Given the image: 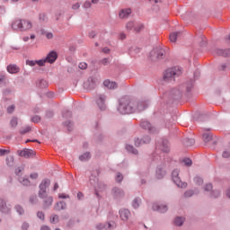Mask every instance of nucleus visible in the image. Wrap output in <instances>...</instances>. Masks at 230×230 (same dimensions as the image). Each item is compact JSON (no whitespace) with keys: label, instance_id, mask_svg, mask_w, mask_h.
<instances>
[{"label":"nucleus","instance_id":"obj_31","mask_svg":"<svg viewBox=\"0 0 230 230\" xmlns=\"http://www.w3.org/2000/svg\"><path fill=\"white\" fill-rule=\"evenodd\" d=\"M194 182H195V184H197V186H201V184H203L204 181L201 177L196 176L194 178Z\"/></svg>","mask_w":230,"mask_h":230},{"label":"nucleus","instance_id":"obj_9","mask_svg":"<svg viewBox=\"0 0 230 230\" xmlns=\"http://www.w3.org/2000/svg\"><path fill=\"white\" fill-rule=\"evenodd\" d=\"M46 61L45 60H26V65H28L29 66H35L36 65H38L39 66H45Z\"/></svg>","mask_w":230,"mask_h":230},{"label":"nucleus","instance_id":"obj_26","mask_svg":"<svg viewBox=\"0 0 230 230\" xmlns=\"http://www.w3.org/2000/svg\"><path fill=\"white\" fill-rule=\"evenodd\" d=\"M184 222H185L184 217H176L174 219L175 226H183Z\"/></svg>","mask_w":230,"mask_h":230},{"label":"nucleus","instance_id":"obj_17","mask_svg":"<svg viewBox=\"0 0 230 230\" xmlns=\"http://www.w3.org/2000/svg\"><path fill=\"white\" fill-rule=\"evenodd\" d=\"M157 146L164 152H169V150H170L168 140L162 141L160 145H157Z\"/></svg>","mask_w":230,"mask_h":230},{"label":"nucleus","instance_id":"obj_24","mask_svg":"<svg viewBox=\"0 0 230 230\" xmlns=\"http://www.w3.org/2000/svg\"><path fill=\"white\" fill-rule=\"evenodd\" d=\"M181 32H172V33H171L170 36H169L170 41L176 42L177 39L179 37H181Z\"/></svg>","mask_w":230,"mask_h":230},{"label":"nucleus","instance_id":"obj_30","mask_svg":"<svg viewBox=\"0 0 230 230\" xmlns=\"http://www.w3.org/2000/svg\"><path fill=\"white\" fill-rule=\"evenodd\" d=\"M126 149H127L128 152L132 153V154H135V155L138 154V151H137V149H135L134 146H131V145L126 146Z\"/></svg>","mask_w":230,"mask_h":230},{"label":"nucleus","instance_id":"obj_56","mask_svg":"<svg viewBox=\"0 0 230 230\" xmlns=\"http://www.w3.org/2000/svg\"><path fill=\"white\" fill-rule=\"evenodd\" d=\"M80 4L79 3H76V4H74L73 5H72V9H74V10H77V9H79L80 8Z\"/></svg>","mask_w":230,"mask_h":230},{"label":"nucleus","instance_id":"obj_62","mask_svg":"<svg viewBox=\"0 0 230 230\" xmlns=\"http://www.w3.org/2000/svg\"><path fill=\"white\" fill-rule=\"evenodd\" d=\"M189 144H187L188 146H192L195 144V140L194 139H189Z\"/></svg>","mask_w":230,"mask_h":230},{"label":"nucleus","instance_id":"obj_53","mask_svg":"<svg viewBox=\"0 0 230 230\" xmlns=\"http://www.w3.org/2000/svg\"><path fill=\"white\" fill-rule=\"evenodd\" d=\"M38 177H39V174L36 173V172H33V173L30 174V179L35 180V179H38Z\"/></svg>","mask_w":230,"mask_h":230},{"label":"nucleus","instance_id":"obj_58","mask_svg":"<svg viewBox=\"0 0 230 230\" xmlns=\"http://www.w3.org/2000/svg\"><path fill=\"white\" fill-rule=\"evenodd\" d=\"M219 195H220V191H218V190H216V191L213 192V197H215V199L219 197Z\"/></svg>","mask_w":230,"mask_h":230},{"label":"nucleus","instance_id":"obj_23","mask_svg":"<svg viewBox=\"0 0 230 230\" xmlns=\"http://www.w3.org/2000/svg\"><path fill=\"white\" fill-rule=\"evenodd\" d=\"M44 199H44V207L45 208H49V206H52L53 197H51V196H49V197L45 196Z\"/></svg>","mask_w":230,"mask_h":230},{"label":"nucleus","instance_id":"obj_6","mask_svg":"<svg viewBox=\"0 0 230 230\" xmlns=\"http://www.w3.org/2000/svg\"><path fill=\"white\" fill-rule=\"evenodd\" d=\"M179 175H180V172L178 170L172 171V177L174 184H176L178 188H187L188 183L182 182Z\"/></svg>","mask_w":230,"mask_h":230},{"label":"nucleus","instance_id":"obj_46","mask_svg":"<svg viewBox=\"0 0 230 230\" xmlns=\"http://www.w3.org/2000/svg\"><path fill=\"white\" fill-rule=\"evenodd\" d=\"M88 65L85 62H82L78 65V67L81 69H86Z\"/></svg>","mask_w":230,"mask_h":230},{"label":"nucleus","instance_id":"obj_43","mask_svg":"<svg viewBox=\"0 0 230 230\" xmlns=\"http://www.w3.org/2000/svg\"><path fill=\"white\" fill-rule=\"evenodd\" d=\"M223 157L224 158H228L230 157V150L229 149H226L224 152H223Z\"/></svg>","mask_w":230,"mask_h":230},{"label":"nucleus","instance_id":"obj_42","mask_svg":"<svg viewBox=\"0 0 230 230\" xmlns=\"http://www.w3.org/2000/svg\"><path fill=\"white\" fill-rule=\"evenodd\" d=\"M40 120H41V118H40V116H38V115L31 118V121L34 123H39Z\"/></svg>","mask_w":230,"mask_h":230},{"label":"nucleus","instance_id":"obj_29","mask_svg":"<svg viewBox=\"0 0 230 230\" xmlns=\"http://www.w3.org/2000/svg\"><path fill=\"white\" fill-rule=\"evenodd\" d=\"M91 158L90 153H85L79 156L80 161H88Z\"/></svg>","mask_w":230,"mask_h":230},{"label":"nucleus","instance_id":"obj_50","mask_svg":"<svg viewBox=\"0 0 230 230\" xmlns=\"http://www.w3.org/2000/svg\"><path fill=\"white\" fill-rule=\"evenodd\" d=\"M30 227L28 223H22V230H28Z\"/></svg>","mask_w":230,"mask_h":230},{"label":"nucleus","instance_id":"obj_4","mask_svg":"<svg viewBox=\"0 0 230 230\" xmlns=\"http://www.w3.org/2000/svg\"><path fill=\"white\" fill-rule=\"evenodd\" d=\"M165 56V50L161 48H156L150 52V58L153 61H156L164 58Z\"/></svg>","mask_w":230,"mask_h":230},{"label":"nucleus","instance_id":"obj_19","mask_svg":"<svg viewBox=\"0 0 230 230\" xmlns=\"http://www.w3.org/2000/svg\"><path fill=\"white\" fill-rule=\"evenodd\" d=\"M112 227L111 223H107L106 225H103L102 223L96 225V229L98 230H111Z\"/></svg>","mask_w":230,"mask_h":230},{"label":"nucleus","instance_id":"obj_45","mask_svg":"<svg viewBox=\"0 0 230 230\" xmlns=\"http://www.w3.org/2000/svg\"><path fill=\"white\" fill-rule=\"evenodd\" d=\"M83 7L85 8V9H88V8L92 7V2H90V1L84 2Z\"/></svg>","mask_w":230,"mask_h":230},{"label":"nucleus","instance_id":"obj_18","mask_svg":"<svg viewBox=\"0 0 230 230\" xmlns=\"http://www.w3.org/2000/svg\"><path fill=\"white\" fill-rule=\"evenodd\" d=\"M150 141H151V138L149 137H146L144 140L137 138L135 139V146H139L142 144H148L150 143Z\"/></svg>","mask_w":230,"mask_h":230},{"label":"nucleus","instance_id":"obj_5","mask_svg":"<svg viewBox=\"0 0 230 230\" xmlns=\"http://www.w3.org/2000/svg\"><path fill=\"white\" fill-rule=\"evenodd\" d=\"M49 186H50V180H43L39 188V197L40 199H45V197H47V188H49Z\"/></svg>","mask_w":230,"mask_h":230},{"label":"nucleus","instance_id":"obj_41","mask_svg":"<svg viewBox=\"0 0 230 230\" xmlns=\"http://www.w3.org/2000/svg\"><path fill=\"white\" fill-rule=\"evenodd\" d=\"M123 181V175L120 172L117 173L116 182H121Z\"/></svg>","mask_w":230,"mask_h":230},{"label":"nucleus","instance_id":"obj_60","mask_svg":"<svg viewBox=\"0 0 230 230\" xmlns=\"http://www.w3.org/2000/svg\"><path fill=\"white\" fill-rule=\"evenodd\" d=\"M84 198V194L82 192L77 193V199L78 200H81Z\"/></svg>","mask_w":230,"mask_h":230},{"label":"nucleus","instance_id":"obj_49","mask_svg":"<svg viewBox=\"0 0 230 230\" xmlns=\"http://www.w3.org/2000/svg\"><path fill=\"white\" fill-rule=\"evenodd\" d=\"M37 217L38 218H40V220H44L45 218V215L43 214V212H38Z\"/></svg>","mask_w":230,"mask_h":230},{"label":"nucleus","instance_id":"obj_55","mask_svg":"<svg viewBox=\"0 0 230 230\" xmlns=\"http://www.w3.org/2000/svg\"><path fill=\"white\" fill-rule=\"evenodd\" d=\"M10 153V151L5 149H0V156L4 155L5 154Z\"/></svg>","mask_w":230,"mask_h":230},{"label":"nucleus","instance_id":"obj_52","mask_svg":"<svg viewBox=\"0 0 230 230\" xmlns=\"http://www.w3.org/2000/svg\"><path fill=\"white\" fill-rule=\"evenodd\" d=\"M15 107L13 105H11L10 107L7 108V112L8 113H13L14 111Z\"/></svg>","mask_w":230,"mask_h":230},{"label":"nucleus","instance_id":"obj_21","mask_svg":"<svg viewBox=\"0 0 230 230\" xmlns=\"http://www.w3.org/2000/svg\"><path fill=\"white\" fill-rule=\"evenodd\" d=\"M0 211L2 213H8L9 208L7 207L5 201L4 199H0Z\"/></svg>","mask_w":230,"mask_h":230},{"label":"nucleus","instance_id":"obj_20","mask_svg":"<svg viewBox=\"0 0 230 230\" xmlns=\"http://www.w3.org/2000/svg\"><path fill=\"white\" fill-rule=\"evenodd\" d=\"M103 85H104L105 87H107L108 89H115V88L118 87L117 83H115V82H111L110 80H105V81L103 82Z\"/></svg>","mask_w":230,"mask_h":230},{"label":"nucleus","instance_id":"obj_22","mask_svg":"<svg viewBox=\"0 0 230 230\" xmlns=\"http://www.w3.org/2000/svg\"><path fill=\"white\" fill-rule=\"evenodd\" d=\"M66 204L63 201H59L56 204V206L54 207V209L56 211H61L62 209H66Z\"/></svg>","mask_w":230,"mask_h":230},{"label":"nucleus","instance_id":"obj_1","mask_svg":"<svg viewBox=\"0 0 230 230\" xmlns=\"http://www.w3.org/2000/svg\"><path fill=\"white\" fill-rule=\"evenodd\" d=\"M148 103L145 101H134L129 97H123L119 100L118 111L121 114H131L145 111Z\"/></svg>","mask_w":230,"mask_h":230},{"label":"nucleus","instance_id":"obj_13","mask_svg":"<svg viewBox=\"0 0 230 230\" xmlns=\"http://www.w3.org/2000/svg\"><path fill=\"white\" fill-rule=\"evenodd\" d=\"M6 70L10 74H17L20 72V67L17 65L10 64L7 66Z\"/></svg>","mask_w":230,"mask_h":230},{"label":"nucleus","instance_id":"obj_38","mask_svg":"<svg viewBox=\"0 0 230 230\" xmlns=\"http://www.w3.org/2000/svg\"><path fill=\"white\" fill-rule=\"evenodd\" d=\"M182 163L184 164V165L186 166H191L192 165V160L190 158H185L182 160Z\"/></svg>","mask_w":230,"mask_h":230},{"label":"nucleus","instance_id":"obj_35","mask_svg":"<svg viewBox=\"0 0 230 230\" xmlns=\"http://www.w3.org/2000/svg\"><path fill=\"white\" fill-rule=\"evenodd\" d=\"M136 26V23L134 22H128L127 24H126V29L128 30V31H131L132 29H134Z\"/></svg>","mask_w":230,"mask_h":230},{"label":"nucleus","instance_id":"obj_64","mask_svg":"<svg viewBox=\"0 0 230 230\" xmlns=\"http://www.w3.org/2000/svg\"><path fill=\"white\" fill-rule=\"evenodd\" d=\"M226 42H227L228 44H230V35L227 36V37L226 38Z\"/></svg>","mask_w":230,"mask_h":230},{"label":"nucleus","instance_id":"obj_7","mask_svg":"<svg viewBox=\"0 0 230 230\" xmlns=\"http://www.w3.org/2000/svg\"><path fill=\"white\" fill-rule=\"evenodd\" d=\"M58 59V54L55 51H51L47 55V58L45 59H41L44 60L45 63H49L52 64L54 63L56 60Z\"/></svg>","mask_w":230,"mask_h":230},{"label":"nucleus","instance_id":"obj_27","mask_svg":"<svg viewBox=\"0 0 230 230\" xmlns=\"http://www.w3.org/2000/svg\"><path fill=\"white\" fill-rule=\"evenodd\" d=\"M19 182L22 184V186H29L31 184L30 180L26 178H20Z\"/></svg>","mask_w":230,"mask_h":230},{"label":"nucleus","instance_id":"obj_25","mask_svg":"<svg viewBox=\"0 0 230 230\" xmlns=\"http://www.w3.org/2000/svg\"><path fill=\"white\" fill-rule=\"evenodd\" d=\"M140 125L144 129H148V130L152 131V125L149 121H143V122H141Z\"/></svg>","mask_w":230,"mask_h":230},{"label":"nucleus","instance_id":"obj_32","mask_svg":"<svg viewBox=\"0 0 230 230\" xmlns=\"http://www.w3.org/2000/svg\"><path fill=\"white\" fill-rule=\"evenodd\" d=\"M164 175H165V172H164L163 170L158 169L156 171V178L157 179H163V177H164Z\"/></svg>","mask_w":230,"mask_h":230},{"label":"nucleus","instance_id":"obj_2","mask_svg":"<svg viewBox=\"0 0 230 230\" xmlns=\"http://www.w3.org/2000/svg\"><path fill=\"white\" fill-rule=\"evenodd\" d=\"M33 27V22L29 19H14L11 23L12 30L19 32H28Z\"/></svg>","mask_w":230,"mask_h":230},{"label":"nucleus","instance_id":"obj_54","mask_svg":"<svg viewBox=\"0 0 230 230\" xmlns=\"http://www.w3.org/2000/svg\"><path fill=\"white\" fill-rule=\"evenodd\" d=\"M58 199H69V195L61 193V194H58Z\"/></svg>","mask_w":230,"mask_h":230},{"label":"nucleus","instance_id":"obj_14","mask_svg":"<svg viewBox=\"0 0 230 230\" xmlns=\"http://www.w3.org/2000/svg\"><path fill=\"white\" fill-rule=\"evenodd\" d=\"M214 55H217V56H222V57H230V49H217L214 51Z\"/></svg>","mask_w":230,"mask_h":230},{"label":"nucleus","instance_id":"obj_16","mask_svg":"<svg viewBox=\"0 0 230 230\" xmlns=\"http://www.w3.org/2000/svg\"><path fill=\"white\" fill-rule=\"evenodd\" d=\"M154 211H159V213H166L168 208L165 205L158 206L157 204L153 205Z\"/></svg>","mask_w":230,"mask_h":230},{"label":"nucleus","instance_id":"obj_61","mask_svg":"<svg viewBox=\"0 0 230 230\" xmlns=\"http://www.w3.org/2000/svg\"><path fill=\"white\" fill-rule=\"evenodd\" d=\"M193 88V83H190L189 86H187V91L190 92Z\"/></svg>","mask_w":230,"mask_h":230},{"label":"nucleus","instance_id":"obj_48","mask_svg":"<svg viewBox=\"0 0 230 230\" xmlns=\"http://www.w3.org/2000/svg\"><path fill=\"white\" fill-rule=\"evenodd\" d=\"M37 200H38L37 196H32L31 198H30L31 204H36Z\"/></svg>","mask_w":230,"mask_h":230},{"label":"nucleus","instance_id":"obj_44","mask_svg":"<svg viewBox=\"0 0 230 230\" xmlns=\"http://www.w3.org/2000/svg\"><path fill=\"white\" fill-rule=\"evenodd\" d=\"M204 190L205 191H211L213 190V185L211 183L206 184Z\"/></svg>","mask_w":230,"mask_h":230},{"label":"nucleus","instance_id":"obj_59","mask_svg":"<svg viewBox=\"0 0 230 230\" xmlns=\"http://www.w3.org/2000/svg\"><path fill=\"white\" fill-rule=\"evenodd\" d=\"M46 38L49 40L53 39V34L51 32H48L46 33Z\"/></svg>","mask_w":230,"mask_h":230},{"label":"nucleus","instance_id":"obj_3","mask_svg":"<svg viewBox=\"0 0 230 230\" xmlns=\"http://www.w3.org/2000/svg\"><path fill=\"white\" fill-rule=\"evenodd\" d=\"M181 74L182 71L178 66L169 68L164 74V81L167 83L173 82L176 77L180 76Z\"/></svg>","mask_w":230,"mask_h":230},{"label":"nucleus","instance_id":"obj_51","mask_svg":"<svg viewBox=\"0 0 230 230\" xmlns=\"http://www.w3.org/2000/svg\"><path fill=\"white\" fill-rule=\"evenodd\" d=\"M6 75L0 74V83L6 82Z\"/></svg>","mask_w":230,"mask_h":230},{"label":"nucleus","instance_id":"obj_10","mask_svg":"<svg viewBox=\"0 0 230 230\" xmlns=\"http://www.w3.org/2000/svg\"><path fill=\"white\" fill-rule=\"evenodd\" d=\"M119 217L121 220H123L124 222H127V220H128L130 217V211L128 209L123 208L119 210Z\"/></svg>","mask_w":230,"mask_h":230},{"label":"nucleus","instance_id":"obj_63","mask_svg":"<svg viewBox=\"0 0 230 230\" xmlns=\"http://www.w3.org/2000/svg\"><path fill=\"white\" fill-rule=\"evenodd\" d=\"M40 230H51L49 226H42Z\"/></svg>","mask_w":230,"mask_h":230},{"label":"nucleus","instance_id":"obj_57","mask_svg":"<svg viewBox=\"0 0 230 230\" xmlns=\"http://www.w3.org/2000/svg\"><path fill=\"white\" fill-rule=\"evenodd\" d=\"M110 63V59L109 58H104L102 60V64L104 66H107Z\"/></svg>","mask_w":230,"mask_h":230},{"label":"nucleus","instance_id":"obj_36","mask_svg":"<svg viewBox=\"0 0 230 230\" xmlns=\"http://www.w3.org/2000/svg\"><path fill=\"white\" fill-rule=\"evenodd\" d=\"M10 125L12 128L17 127V125H18L17 118H12V119L10 120Z\"/></svg>","mask_w":230,"mask_h":230},{"label":"nucleus","instance_id":"obj_11","mask_svg":"<svg viewBox=\"0 0 230 230\" xmlns=\"http://www.w3.org/2000/svg\"><path fill=\"white\" fill-rule=\"evenodd\" d=\"M105 101H106V95L105 94H100L97 99V104L101 110H104L105 108Z\"/></svg>","mask_w":230,"mask_h":230},{"label":"nucleus","instance_id":"obj_37","mask_svg":"<svg viewBox=\"0 0 230 230\" xmlns=\"http://www.w3.org/2000/svg\"><path fill=\"white\" fill-rule=\"evenodd\" d=\"M15 210L18 213V215H23L24 209L20 205L15 206Z\"/></svg>","mask_w":230,"mask_h":230},{"label":"nucleus","instance_id":"obj_15","mask_svg":"<svg viewBox=\"0 0 230 230\" xmlns=\"http://www.w3.org/2000/svg\"><path fill=\"white\" fill-rule=\"evenodd\" d=\"M131 13H132L131 9H123V10H120V12L119 13V17L120 19H127Z\"/></svg>","mask_w":230,"mask_h":230},{"label":"nucleus","instance_id":"obj_39","mask_svg":"<svg viewBox=\"0 0 230 230\" xmlns=\"http://www.w3.org/2000/svg\"><path fill=\"white\" fill-rule=\"evenodd\" d=\"M58 220H59V217L57 215H54L50 217L51 224H58Z\"/></svg>","mask_w":230,"mask_h":230},{"label":"nucleus","instance_id":"obj_33","mask_svg":"<svg viewBox=\"0 0 230 230\" xmlns=\"http://www.w3.org/2000/svg\"><path fill=\"white\" fill-rule=\"evenodd\" d=\"M31 130V127L30 126H25L24 128H22L20 130V134H26Z\"/></svg>","mask_w":230,"mask_h":230},{"label":"nucleus","instance_id":"obj_12","mask_svg":"<svg viewBox=\"0 0 230 230\" xmlns=\"http://www.w3.org/2000/svg\"><path fill=\"white\" fill-rule=\"evenodd\" d=\"M111 193L115 199H120L121 197H124V195H125L124 191L117 187L112 189Z\"/></svg>","mask_w":230,"mask_h":230},{"label":"nucleus","instance_id":"obj_8","mask_svg":"<svg viewBox=\"0 0 230 230\" xmlns=\"http://www.w3.org/2000/svg\"><path fill=\"white\" fill-rule=\"evenodd\" d=\"M17 153L20 156H22L25 158L31 157L35 155V152L31 149L20 150Z\"/></svg>","mask_w":230,"mask_h":230},{"label":"nucleus","instance_id":"obj_40","mask_svg":"<svg viewBox=\"0 0 230 230\" xmlns=\"http://www.w3.org/2000/svg\"><path fill=\"white\" fill-rule=\"evenodd\" d=\"M139 199H134L133 200V202H132V206H133V208H135V209H137V208H139Z\"/></svg>","mask_w":230,"mask_h":230},{"label":"nucleus","instance_id":"obj_28","mask_svg":"<svg viewBox=\"0 0 230 230\" xmlns=\"http://www.w3.org/2000/svg\"><path fill=\"white\" fill-rule=\"evenodd\" d=\"M202 137L205 142H209L212 140L213 136L210 133H206V134H203Z\"/></svg>","mask_w":230,"mask_h":230},{"label":"nucleus","instance_id":"obj_47","mask_svg":"<svg viewBox=\"0 0 230 230\" xmlns=\"http://www.w3.org/2000/svg\"><path fill=\"white\" fill-rule=\"evenodd\" d=\"M192 195H194L193 190H188L184 193V197L188 198V197H192Z\"/></svg>","mask_w":230,"mask_h":230},{"label":"nucleus","instance_id":"obj_34","mask_svg":"<svg viewBox=\"0 0 230 230\" xmlns=\"http://www.w3.org/2000/svg\"><path fill=\"white\" fill-rule=\"evenodd\" d=\"M144 29V25L142 23L135 24L134 31L136 32H140Z\"/></svg>","mask_w":230,"mask_h":230}]
</instances>
